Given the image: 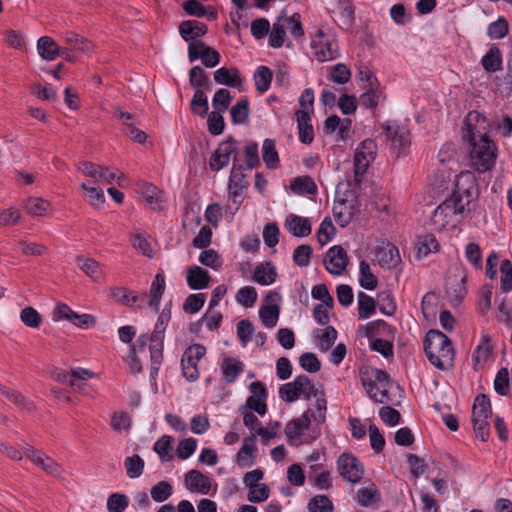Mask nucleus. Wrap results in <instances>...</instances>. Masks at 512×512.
<instances>
[{
	"label": "nucleus",
	"mask_w": 512,
	"mask_h": 512,
	"mask_svg": "<svg viewBox=\"0 0 512 512\" xmlns=\"http://www.w3.org/2000/svg\"><path fill=\"white\" fill-rule=\"evenodd\" d=\"M490 123L478 111H470L464 120L463 140L468 144L472 166L478 172L490 170L497 158V146L489 137Z\"/></svg>",
	"instance_id": "f257e3e1"
},
{
	"label": "nucleus",
	"mask_w": 512,
	"mask_h": 512,
	"mask_svg": "<svg viewBox=\"0 0 512 512\" xmlns=\"http://www.w3.org/2000/svg\"><path fill=\"white\" fill-rule=\"evenodd\" d=\"M472 194L469 189H454L435 210L432 215V222L440 229L447 225L455 226L458 216L462 215L471 202Z\"/></svg>",
	"instance_id": "f03ea898"
},
{
	"label": "nucleus",
	"mask_w": 512,
	"mask_h": 512,
	"mask_svg": "<svg viewBox=\"0 0 512 512\" xmlns=\"http://www.w3.org/2000/svg\"><path fill=\"white\" fill-rule=\"evenodd\" d=\"M430 363L440 370L453 367L455 351L451 340L439 330H430L423 342Z\"/></svg>",
	"instance_id": "7ed1b4c3"
},
{
	"label": "nucleus",
	"mask_w": 512,
	"mask_h": 512,
	"mask_svg": "<svg viewBox=\"0 0 512 512\" xmlns=\"http://www.w3.org/2000/svg\"><path fill=\"white\" fill-rule=\"evenodd\" d=\"M384 136L386 142L390 144L397 157L406 155L411 145L410 131L405 126L398 124H384Z\"/></svg>",
	"instance_id": "20e7f679"
},
{
	"label": "nucleus",
	"mask_w": 512,
	"mask_h": 512,
	"mask_svg": "<svg viewBox=\"0 0 512 512\" xmlns=\"http://www.w3.org/2000/svg\"><path fill=\"white\" fill-rule=\"evenodd\" d=\"M314 390V384L306 375H298L292 382L283 384L279 389V396L286 402H294L301 395L310 399Z\"/></svg>",
	"instance_id": "39448f33"
},
{
	"label": "nucleus",
	"mask_w": 512,
	"mask_h": 512,
	"mask_svg": "<svg viewBox=\"0 0 512 512\" xmlns=\"http://www.w3.org/2000/svg\"><path fill=\"white\" fill-rule=\"evenodd\" d=\"M206 354L202 344H192L184 351L181 358L182 374L186 380L194 382L199 378L198 362Z\"/></svg>",
	"instance_id": "423d86ee"
},
{
	"label": "nucleus",
	"mask_w": 512,
	"mask_h": 512,
	"mask_svg": "<svg viewBox=\"0 0 512 512\" xmlns=\"http://www.w3.org/2000/svg\"><path fill=\"white\" fill-rule=\"evenodd\" d=\"M310 411L304 412L299 418L292 419L285 426V435L287 437V441L290 445L300 446L302 443H310L314 439L318 437V435H314L310 438L301 439L304 431L309 429L311 424V419L309 417Z\"/></svg>",
	"instance_id": "0eeeda50"
},
{
	"label": "nucleus",
	"mask_w": 512,
	"mask_h": 512,
	"mask_svg": "<svg viewBox=\"0 0 512 512\" xmlns=\"http://www.w3.org/2000/svg\"><path fill=\"white\" fill-rule=\"evenodd\" d=\"M188 58L190 62L201 59L202 64L207 68L216 67L220 63V54L203 41L189 43Z\"/></svg>",
	"instance_id": "6e6552de"
},
{
	"label": "nucleus",
	"mask_w": 512,
	"mask_h": 512,
	"mask_svg": "<svg viewBox=\"0 0 512 512\" xmlns=\"http://www.w3.org/2000/svg\"><path fill=\"white\" fill-rule=\"evenodd\" d=\"M340 475L349 482L357 483L361 480L364 470L359 460L347 453L340 455L337 461Z\"/></svg>",
	"instance_id": "1a4fd4ad"
},
{
	"label": "nucleus",
	"mask_w": 512,
	"mask_h": 512,
	"mask_svg": "<svg viewBox=\"0 0 512 512\" xmlns=\"http://www.w3.org/2000/svg\"><path fill=\"white\" fill-rule=\"evenodd\" d=\"M232 155L233 158L236 156V159H238L236 141L229 138L228 140L221 142L212 154L209 161L211 170L219 171L227 166Z\"/></svg>",
	"instance_id": "9d476101"
},
{
	"label": "nucleus",
	"mask_w": 512,
	"mask_h": 512,
	"mask_svg": "<svg viewBox=\"0 0 512 512\" xmlns=\"http://www.w3.org/2000/svg\"><path fill=\"white\" fill-rule=\"evenodd\" d=\"M54 318L58 320H67L75 326L85 329L94 326L95 318L90 314H78L64 303L58 304L53 312Z\"/></svg>",
	"instance_id": "9b49d317"
},
{
	"label": "nucleus",
	"mask_w": 512,
	"mask_h": 512,
	"mask_svg": "<svg viewBox=\"0 0 512 512\" xmlns=\"http://www.w3.org/2000/svg\"><path fill=\"white\" fill-rule=\"evenodd\" d=\"M25 456L30 459L35 465L41 467V469L52 477H61L62 468L61 466L51 457L46 454L28 447L25 449Z\"/></svg>",
	"instance_id": "f8f14e48"
},
{
	"label": "nucleus",
	"mask_w": 512,
	"mask_h": 512,
	"mask_svg": "<svg viewBox=\"0 0 512 512\" xmlns=\"http://www.w3.org/2000/svg\"><path fill=\"white\" fill-rule=\"evenodd\" d=\"M348 264V256L344 248L335 245L326 252L324 265L326 270L334 275H340Z\"/></svg>",
	"instance_id": "ddd939ff"
},
{
	"label": "nucleus",
	"mask_w": 512,
	"mask_h": 512,
	"mask_svg": "<svg viewBox=\"0 0 512 512\" xmlns=\"http://www.w3.org/2000/svg\"><path fill=\"white\" fill-rule=\"evenodd\" d=\"M315 55L321 62L335 59L339 54L338 42L326 36L322 31L318 33V40H314Z\"/></svg>",
	"instance_id": "4468645a"
},
{
	"label": "nucleus",
	"mask_w": 512,
	"mask_h": 512,
	"mask_svg": "<svg viewBox=\"0 0 512 512\" xmlns=\"http://www.w3.org/2000/svg\"><path fill=\"white\" fill-rule=\"evenodd\" d=\"M376 258L381 267L391 269L401 261L399 250L390 242H383L377 247Z\"/></svg>",
	"instance_id": "2eb2a0df"
},
{
	"label": "nucleus",
	"mask_w": 512,
	"mask_h": 512,
	"mask_svg": "<svg viewBox=\"0 0 512 512\" xmlns=\"http://www.w3.org/2000/svg\"><path fill=\"white\" fill-rule=\"evenodd\" d=\"M185 485L191 492L206 495L210 491L211 480L207 475L198 470H190L185 474Z\"/></svg>",
	"instance_id": "dca6fc26"
},
{
	"label": "nucleus",
	"mask_w": 512,
	"mask_h": 512,
	"mask_svg": "<svg viewBox=\"0 0 512 512\" xmlns=\"http://www.w3.org/2000/svg\"><path fill=\"white\" fill-rule=\"evenodd\" d=\"M208 31L207 25L198 20H185L179 25V33L185 41H199Z\"/></svg>",
	"instance_id": "f3484780"
},
{
	"label": "nucleus",
	"mask_w": 512,
	"mask_h": 512,
	"mask_svg": "<svg viewBox=\"0 0 512 512\" xmlns=\"http://www.w3.org/2000/svg\"><path fill=\"white\" fill-rule=\"evenodd\" d=\"M296 121L299 130V140L303 144H310L314 139L313 126L309 110H296Z\"/></svg>",
	"instance_id": "a211bd4d"
},
{
	"label": "nucleus",
	"mask_w": 512,
	"mask_h": 512,
	"mask_svg": "<svg viewBox=\"0 0 512 512\" xmlns=\"http://www.w3.org/2000/svg\"><path fill=\"white\" fill-rule=\"evenodd\" d=\"M285 226L295 237H306L312 231L310 221L295 214L286 217Z\"/></svg>",
	"instance_id": "6ab92c4d"
},
{
	"label": "nucleus",
	"mask_w": 512,
	"mask_h": 512,
	"mask_svg": "<svg viewBox=\"0 0 512 512\" xmlns=\"http://www.w3.org/2000/svg\"><path fill=\"white\" fill-rule=\"evenodd\" d=\"M364 89L365 92L359 98L360 105L375 111L378 104L383 102L386 98L384 90L380 84L366 87Z\"/></svg>",
	"instance_id": "aec40b11"
},
{
	"label": "nucleus",
	"mask_w": 512,
	"mask_h": 512,
	"mask_svg": "<svg viewBox=\"0 0 512 512\" xmlns=\"http://www.w3.org/2000/svg\"><path fill=\"white\" fill-rule=\"evenodd\" d=\"M237 162L238 159L235 156L229 177V190L233 197H237L239 192L248 186V183L245 181L244 168Z\"/></svg>",
	"instance_id": "412c9836"
},
{
	"label": "nucleus",
	"mask_w": 512,
	"mask_h": 512,
	"mask_svg": "<svg viewBox=\"0 0 512 512\" xmlns=\"http://www.w3.org/2000/svg\"><path fill=\"white\" fill-rule=\"evenodd\" d=\"M466 276H450L446 282V293L449 299L454 303L462 301L466 294L465 287Z\"/></svg>",
	"instance_id": "4be33fe9"
},
{
	"label": "nucleus",
	"mask_w": 512,
	"mask_h": 512,
	"mask_svg": "<svg viewBox=\"0 0 512 512\" xmlns=\"http://www.w3.org/2000/svg\"><path fill=\"white\" fill-rule=\"evenodd\" d=\"M186 280L191 289L201 290L208 286L210 275L205 269L195 265L188 268Z\"/></svg>",
	"instance_id": "5701e85b"
},
{
	"label": "nucleus",
	"mask_w": 512,
	"mask_h": 512,
	"mask_svg": "<svg viewBox=\"0 0 512 512\" xmlns=\"http://www.w3.org/2000/svg\"><path fill=\"white\" fill-rule=\"evenodd\" d=\"M165 291V277L162 273L156 274L149 291V307L154 311H159L160 300Z\"/></svg>",
	"instance_id": "b1692460"
},
{
	"label": "nucleus",
	"mask_w": 512,
	"mask_h": 512,
	"mask_svg": "<svg viewBox=\"0 0 512 512\" xmlns=\"http://www.w3.org/2000/svg\"><path fill=\"white\" fill-rule=\"evenodd\" d=\"M214 81L229 87H238L242 84V78L236 68L221 67L214 72Z\"/></svg>",
	"instance_id": "393cba45"
},
{
	"label": "nucleus",
	"mask_w": 512,
	"mask_h": 512,
	"mask_svg": "<svg viewBox=\"0 0 512 512\" xmlns=\"http://www.w3.org/2000/svg\"><path fill=\"white\" fill-rule=\"evenodd\" d=\"M337 334V330L333 326H327L325 329H316L313 336L317 339L319 349L326 352L335 343Z\"/></svg>",
	"instance_id": "a878e982"
},
{
	"label": "nucleus",
	"mask_w": 512,
	"mask_h": 512,
	"mask_svg": "<svg viewBox=\"0 0 512 512\" xmlns=\"http://www.w3.org/2000/svg\"><path fill=\"white\" fill-rule=\"evenodd\" d=\"M377 152V144L373 139H365L361 142L360 146L356 149L354 155V162L363 164L364 161L368 162L374 160Z\"/></svg>",
	"instance_id": "bb28decb"
},
{
	"label": "nucleus",
	"mask_w": 512,
	"mask_h": 512,
	"mask_svg": "<svg viewBox=\"0 0 512 512\" xmlns=\"http://www.w3.org/2000/svg\"><path fill=\"white\" fill-rule=\"evenodd\" d=\"M490 336L484 335L472 354L473 369L478 370L490 357L492 348L489 344Z\"/></svg>",
	"instance_id": "cd10ccee"
},
{
	"label": "nucleus",
	"mask_w": 512,
	"mask_h": 512,
	"mask_svg": "<svg viewBox=\"0 0 512 512\" xmlns=\"http://www.w3.org/2000/svg\"><path fill=\"white\" fill-rule=\"evenodd\" d=\"M277 272L271 263L259 264L255 267L253 280L260 285H270L276 281Z\"/></svg>",
	"instance_id": "c85d7f7f"
},
{
	"label": "nucleus",
	"mask_w": 512,
	"mask_h": 512,
	"mask_svg": "<svg viewBox=\"0 0 512 512\" xmlns=\"http://www.w3.org/2000/svg\"><path fill=\"white\" fill-rule=\"evenodd\" d=\"M39 55L48 61L54 60L60 54V47L49 36H42L37 42Z\"/></svg>",
	"instance_id": "c756f323"
},
{
	"label": "nucleus",
	"mask_w": 512,
	"mask_h": 512,
	"mask_svg": "<svg viewBox=\"0 0 512 512\" xmlns=\"http://www.w3.org/2000/svg\"><path fill=\"white\" fill-rule=\"evenodd\" d=\"M481 64L483 68L489 73L498 71L502 65L500 49L496 46H492L482 57Z\"/></svg>",
	"instance_id": "7c9ffc66"
},
{
	"label": "nucleus",
	"mask_w": 512,
	"mask_h": 512,
	"mask_svg": "<svg viewBox=\"0 0 512 512\" xmlns=\"http://www.w3.org/2000/svg\"><path fill=\"white\" fill-rule=\"evenodd\" d=\"M291 190L296 194H315L317 186L310 176H298L291 181Z\"/></svg>",
	"instance_id": "2f4dec72"
},
{
	"label": "nucleus",
	"mask_w": 512,
	"mask_h": 512,
	"mask_svg": "<svg viewBox=\"0 0 512 512\" xmlns=\"http://www.w3.org/2000/svg\"><path fill=\"white\" fill-rule=\"evenodd\" d=\"M359 283L361 287L367 290H373L378 285L376 276L372 273L370 265L365 260L359 264Z\"/></svg>",
	"instance_id": "473e14b6"
},
{
	"label": "nucleus",
	"mask_w": 512,
	"mask_h": 512,
	"mask_svg": "<svg viewBox=\"0 0 512 512\" xmlns=\"http://www.w3.org/2000/svg\"><path fill=\"white\" fill-rule=\"evenodd\" d=\"M280 314L278 305H265L259 310V317L262 324L267 328H274L277 325Z\"/></svg>",
	"instance_id": "72a5a7b5"
},
{
	"label": "nucleus",
	"mask_w": 512,
	"mask_h": 512,
	"mask_svg": "<svg viewBox=\"0 0 512 512\" xmlns=\"http://www.w3.org/2000/svg\"><path fill=\"white\" fill-rule=\"evenodd\" d=\"M79 268L93 280L98 281L102 277V270L99 263L92 258L77 257Z\"/></svg>",
	"instance_id": "f704fd0d"
},
{
	"label": "nucleus",
	"mask_w": 512,
	"mask_h": 512,
	"mask_svg": "<svg viewBox=\"0 0 512 512\" xmlns=\"http://www.w3.org/2000/svg\"><path fill=\"white\" fill-rule=\"evenodd\" d=\"M190 108L192 113L200 117H205L208 114L209 105L204 90H195L193 98L190 103Z\"/></svg>",
	"instance_id": "c9c22d12"
},
{
	"label": "nucleus",
	"mask_w": 512,
	"mask_h": 512,
	"mask_svg": "<svg viewBox=\"0 0 512 512\" xmlns=\"http://www.w3.org/2000/svg\"><path fill=\"white\" fill-rule=\"evenodd\" d=\"M144 466V460L137 454L126 457L124 460L126 474L131 479L140 477L143 473Z\"/></svg>",
	"instance_id": "e433bc0d"
},
{
	"label": "nucleus",
	"mask_w": 512,
	"mask_h": 512,
	"mask_svg": "<svg viewBox=\"0 0 512 512\" xmlns=\"http://www.w3.org/2000/svg\"><path fill=\"white\" fill-rule=\"evenodd\" d=\"M273 78L272 71L267 66H259L254 73L255 86L258 92H266Z\"/></svg>",
	"instance_id": "4c0bfd02"
},
{
	"label": "nucleus",
	"mask_w": 512,
	"mask_h": 512,
	"mask_svg": "<svg viewBox=\"0 0 512 512\" xmlns=\"http://www.w3.org/2000/svg\"><path fill=\"white\" fill-rule=\"evenodd\" d=\"M262 156L268 168H276L279 163L278 152L275 147V141L272 139H265L262 146Z\"/></svg>",
	"instance_id": "58836bf2"
},
{
	"label": "nucleus",
	"mask_w": 512,
	"mask_h": 512,
	"mask_svg": "<svg viewBox=\"0 0 512 512\" xmlns=\"http://www.w3.org/2000/svg\"><path fill=\"white\" fill-rule=\"evenodd\" d=\"M376 310L375 300L365 294L364 292L358 293V316L360 319L369 318Z\"/></svg>",
	"instance_id": "ea45409f"
},
{
	"label": "nucleus",
	"mask_w": 512,
	"mask_h": 512,
	"mask_svg": "<svg viewBox=\"0 0 512 512\" xmlns=\"http://www.w3.org/2000/svg\"><path fill=\"white\" fill-rule=\"evenodd\" d=\"M242 371L243 367L239 361L232 358L224 360L222 365V377L226 382H234Z\"/></svg>",
	"instance_id": "a19ab883"
},
{
	"label": "nucleus",
	"mask_w": 512,
	"mask_h": 512,
	"mask_svg": "<svg viewBox=\"0 0 512 512\" xmlns=\"http://www.w3.org/2000/svg\"><path fill=\"white\" fill-rule=\"evenodd\" d=\"M0 394L5 396L11 402H13L17 407L25 410H32L33 403L26 399L20 392L10 390L6 386L0 385Z\"/></svg>",
	"instance_id": "79ce46f5"
},
{
	"label": "nucleus",
	"mask_w": 512,
	"mask_h": 512,
	"mask_svg": "<svg viewBox=\"0 0 512 512\" xmlns=\"http://www.w3.org/2000/svg\"><path fill=\"white\" fill-rule=\"evenodd\" d=\"M144 201L149 204L153 209L161 210V197L156 186L144 183L141 190Z\"/></svg>",
	"instance_id": "37998d69"
},
{
	"label": "nucleus",
	"mask_w": 512,
	"mask_h": 512,
	"mask_svg": "<svg viewBox=\"0 0 512 512\" xmlns=\"http://www.w3.org/2000/svg\"><path fill=\"white\" fill-rule=\"evenodd\" d=\"M312 396L316 398L315 408L316 412L312 414L313 419L322 424L326 420L327 401L325 399V392L323 390H313Z\"/></svg>",
	"instance_id": "c03bdc74"
},
{
	"label": "nucleus",
	"mask_w": 512,
	"mask_h": 512,
	"mask_svg": "<svg viewBox=\"0 0 512 512\" xmlns=\"http://www.w3.org/2000/svg\"><path fill=\"white\" fill-rule=\"evenodd\" d=\"M492 414L491 403L485 394H480L475 398L472 408V417L490 418Z\"/></svg>",
	"instance_id": "a18cd8bd"
},
{
	"label": "nucleus",
	"mask_w": 512,
	"mask_h": 512,
	"mask_svg": "<svg viewBox=\"0 0 512 512\" xmlns=\"http://www.w3.org/2000/svg\"><path fill=\"white\" fill-rule=\"evenodd\" d=\"M232 122L243 124L249 117V102L246 99L239 100L230 110Z\"/></svg>",
	"instance_id": "49530a36"
},
{
	"label": "nucleus",
	"mask_w": 512,
	"mask_h": 512,
	"mask_svg": "<svg viewBox=\"0 0 512 512\" xmlns=\"http://www.w3.org/2000/svg\"><path fill=\"white\" fill-rule=\"evenodd\" d=\"M111 296L117 302L127 306H132L139 299V296L135 292L124 287L112 288Z\"/></svg>",
	"instance_id": "de8ad7c7"
},
{
	"label": "nucleus",
	"mask_w": 512,
	"mask_h": 512,
	"mask_svg": "<svg viewBox=\"0 0 512 512\" xmlns=\"http://www.w3.org/2000/svg\"><path fill=\"white\" fill-rule=\"evenodd\" d=\"M49 202L39 197H30L26 201L25 208L32 216H44L47 212Z\"/></svg>",
	"instance_id": "09e8293b"
},
{
	"label": "nucleus",
	"mask_w": 512,
	"mask_h": 512,
	"mask_svg": "<svg viewBox=\"0 0 512 512\" xmlns=\"http://www.w3.org/2000/svg\"><path fill=\"white\" fill-rule=\"evenodd\" d=\"M309 512H333V503L325 495H316L307 505Z\"/></svg>",
	"instance_id": "8fccbe9b"
},
{
	"label": "nucleus",
	"mask_w": 512,
	"mask_h": 512,
	"mask_svg": "<svg viewBox=\"0 0 512 512\" xmlns=\"http://www.w3.org/2000/svg\"><path fill=\"white\" fill-rule=\"evenodd\" d=\"M173 441H174L173 437L168 436V435H163L154 444V451L159 455L160 459L163 462L169 461L172 458L170 451L172 449Z\"/></svg>",
	"instance_id": "3c124183"
},
{
	"label": "nucleus",
	"mask_w": 512,
	"mask_h": 512,
	"mask_svg": "<svg viewBox=\"0 0 512 512\" xmlns=\"http://www.w3.org/2000/svg\"><path fill=\"white\" fill-rule=\"evenodd\" d=\"M172 492L173 487L167 481L158 482L150 490L152 499L159 503L166 501L172 495Z\"/></svg>",
	"instance_id": "603ef678"
},
{
	"label": "nucleus",
	"mask_w": 512,
	"mask_h": 512,
	"mask_svg": "<svg viewBox=\"0 0 512 512\" xmlns=\"http://www.w3.org/2000/svg\"><path fill=\"white\" fill-rule=\"evenodd\" d=\"M358 503L363 507H369L380 501V494L372 487L361 488L357 492Z\"/></svg>",
	"instance_id": "864d4df0"
},
{
	"label": "nucleus",
	"mask_w": 512,
	"mask_h": 512,
	"mask_svg": "<svg viewBox=\"0 0 512 512\" xmlns=\"http://www.w3.org/2000/svg\"><path fill=\"white\" fill-rule=\"evenodd\" d=\"M190 85L197 89H202V86L209 84V77L201 66H193L189 71Z\"/></svg>",
	"instance_id": "5fc2aeb1"
},
{
	"label": "nucleus",
	"mask_w": 512,
	"mask_h": 512,
	"mask_svg": "<svg viewBox=\"0 0 512 512\" xmlns=\"http://www.w3.org/2000/svg\"><path fill=\"white\" fill-rule=\"evenodd\" d=\"M336 232L335 227L329 217L324 218L317 232L318 242L321 246L326 245L332 240Z\"/></svg>",
	"instance_id": "6e6d98bb"
},
{
	"label": "nucleus",
	"mask_w": 512,
	"mask_h": 512,
	"mask_svg": "<svg viewBox=\"0 0 512 512\" xmlns=\"http://www.w3.org/2000/svg\"><path fill=\"white\" fill-rule=\"evenodd\" d=\"M439 243L433 234H426L419 237L418 240V254L421 256H427L431 252L437 251Z\"/></svg>",
	"instance_id": "4d7b16f0"
},
{
	"label": "nucleus",
	"mask_w": 512,
	"mask_h": 512,
	"mask_svg": "<svg viewBox=\"0 0 512 512\" xmlns=\"http://www.w3.org/2000/svg\"><path fill=\"white\" fill-rule=\"evenodd\" d=\"M236 301L246 308L252 307L257 301V292L252 286L240 288L236 294Z\"/></svg>",
	"instance_id": "13d9d810"
},
{
	"label": "nucleus",
	"mask_w": 512,
	"mask_h": 512,
	"mask_svg": "<svg viewBox=\"0 0 512 512\" xmlns=\"http://www.w3.org/2000/svg\"><path fill=\"white\" fill-rule=\"evenodd\" d=\"M128 504L129 501L126 495L112 493L107 499V510L108 512H124Z\"/></svg>",
	"instance_id": "bf43d9fd"
},
{
	"label": "nucleus",
	"mask_w": 512,
	"mask_h": 512,
	"mask_svg": "<svg viewBox=\"0 0 512 512\" xmlns=\"http://www.w3.org/2000/svg\"><path fill=\"white\" fill-rule=\"evenodd\" d=\"M231 103V95L228 89L221 88L219 89L213 99L212 106L215 109L214 111L225 112Z\"/></svg>",
	"instance_id": "052dcab7"
},
{
	"label": "nucleus",
	"mask_w": 512,
	"mask_h": 512,
	"mask_svg": "<svg viewBox=\"0 0 512 512\" xmlns=\"http://www.w3.org/2000/svg\"><path fill=\"white\" fill-rule=\"evenodd\" d=\"M494 389L501 396L508 395L510 389H509V371L507 368L503 367L497 372L495 380H494Z\"/></svg>",
	"instance_id": "680f3d73"
},
{
	"label": "nucleus",
	"mask_w": 512,
	"mask_h": 512,
	"mask_svg": "<svg viewBox=\"0 0 512 512\" xmlns=\"http://www.w3.org/2000/svg\"><path fill=\"white\" fill-rule=\"evenodd\" d=\"M312 248L307 244L299 245L293 252V261L299 267H306L310 264Z\"/></svg>",
	"instance_id": "e2e57ef3"
},
{
	"label": "nucleus",
	"mask_w": 512,
	"mask_h": 512,
	"mask_svg": "<svg viewBox=\"0 0 512 512\" xmlns=\"http://www.w3.org/2000/svg\"><path fill=\"white\" fill-rule=\"evenodd\" d=\"M222 113L223 112L213 111L208 115L207 125L210 134L217 136L223 133L225 123Z\"/></svg>",
	"instance_id": "0e129e2a"
},
{
	"label": "nucleus",
	"mask_w": 512,
	"mask_h": 512,
	"mask_svg": "<svg viewBox=\"0 0 512 512\" xmlns=\"http://www.w3.org/2000/svg\"><path fill=\"white\" fill-rule=\"evenodd\" d=\"M346 200H341L333 208V215L341 227H346L353 218L351 210L346 211Z\"/></svg>",
	"instance_id": "69168bd1"
},
{
	"label": "nucleus",
	"mask_w": 512,
	"mask_h": 512,
	"mask_svg": "<svg viewBox=\"0 0 512 512\" xmlns=\"http://www.w3.org/2000/svg\"><path fill=\"white\" fill-rule=\"evenodd\" d=\"M131 243L133 247L139 250L144 256L152 257V248L151 244L148 241L145 234L140 232H135L131 235Z\"/></svg>",
	"instance_id": "338daca9"
},
{
	"label": "nucleus",
	"mask_w": 512,
	"mask_h": 512,
	"mask_svg": "<svg viewBox=\"0 0 512 512\" xmlns=\"http://www.w3.org/2000/svg\"><path fill=\"white\" fill-rule=\"evenodd\" d=\"M205 300L206 297L203 293L191 294L186 298L183 304V310L186 313L194 314L203 307Z\"/></svg>",
	"instance_id": "774afa93"
}]
</instances>
